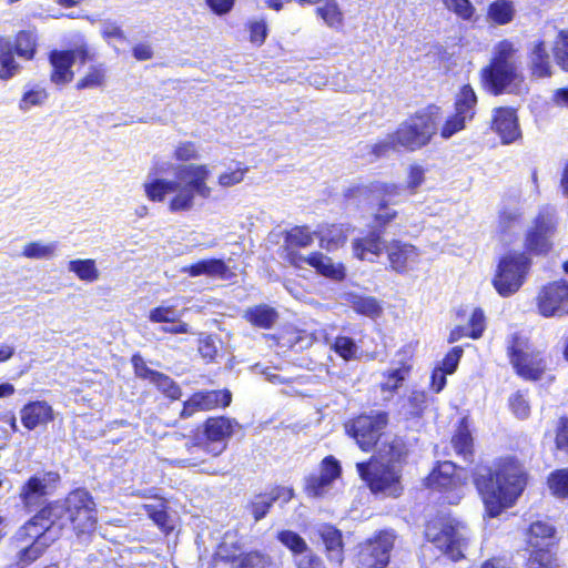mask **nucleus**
I'll return each mask as SVG.
<instances>
[{
	"mask_svg": "<svg viewBox=\"0 0 568 568\" xmlns=\"http://www.w3.org/2000/svg\"><path fill=\"white\" fill-rule=\"evenodd\" d=\"M211 170L206 164L180 165L178 180L148 179L143 183L145 196L152 202H163L169 193H174L169 202L172 213L189 212L195 205V197L210 199L213 189L207 184Z\"/></svg>",
	"mask_w": 568,
	"mask_h": 568,
	"instance_id": "nucleus-1",
	"label": "nucleus"
},
{
	"mask_svg": "<svg viewBox=\"0 0 568 568\" xmlns=\"http://www.w3.org/2000/svg\"><path fill=\"white\" fill-rule=\"evenodd\" d=\"M475 485L488 516L497 517L513 507L521 496L527 485V474L519 462L505 458L491 467L479 469L475 476Z\"/></svg>",
	"mask_w": 568,
	"mask_h": 568,
	"instance_id": "nucleus-2",
	"label": "nucleus"
},
{
	"mask_svg": "<svg viewBox=\"0 0 568 568\" xmlns=\"http://www.w3.org/2000/svg\"><path fill=\"white\" fill-rule=\"evenodd\" d=\"M71 523L78 536L89 535L95 529L97 510L91 495L84 489L71 491L63 501H55L41 509L27 524L22 532L40 525L58 532Z\"/></svg>",
	"mask_w": 568,
	"mask_h": 568,
	"instance_id": "nucleus-3",
	"label": "nucleus"
},
{
	"mask_svg": "<svg viewBox=\"0 0 568 568\" xmlns=\"http://www.w3.org/2000/svg\"><path fill=\"white\" fill-rule=\"evenodd\" d=\"M402 439L384 440L377 456L367 463H357L356 468L361 478L367 483L374 494L387 497H398L403 491L400 460L405 456Z\"/></svg>",
	"mask_w": 568,
	"mask_h": 568,
	"instance_id": "nucleus-4",
	"label": "nucleus"
},
{
	"mask_svg": "<svg viewBox=\"0 0 568 568\" xmlns=\"http://www.w3.org/2000/svg\"><path fill=\"white\" fill-rule=\"evenodd\" d=\"M514 43L503 40L494 47L490 64L481 70L484 88L493 94L515 92L523 82Z\"/></svg>",
	"mask_w": 568,
	"mask_h": 568,
	"instance_id": "nucleus-5",
	"label": "nucleus"
},
{
	"mask_svg": "<svg viewBox=\"0 0 568 568\" xmlns=\"http://www.w3.org/2000/svg\"><path fill=\"white\" fill-rule=\"evenodd\" d=\"M425 536L450 559L464 557V548L468 539L465 525L450 517H438L426 525Z\"/></svg>",
	"mask_w": 568,
	"mask_h": 568,
	"instance_id": "nucleus-6",
	"label": "nucleus"
},
{
	"mask_svg": "<svg viewBox=\"0 0 568 568\" xmlns=\"http://www.w3.org/2000/svg\"><path fill=\"white\" fill-rule=\"evenodd\" d=\"M530 268V258L525 253L510 252L500 258L493 285L498 294L508 297L524 284Z\"/></svg>",
	"mask_w": 568,
	"mask_h": 568,
	"instance_id": "nucleus-7",
	"label": "nucleus"
},
{
	"mask_svg": "<svg viewBox=\"0 0 568 568\" xmlns=\"http://www.w3.org/2000/svg\"><path fill=\"white\" fill-rule=\"evenodd\" d=\"M508 355L517 374L525 379L537 381L546 369V361L541 353L531 348L528 341L513 334L508 341Z\"/></svg>",
	"mask_w": 568,
	"mask_h": 568,
	"instance_id": "nucleus-8",
	"label": "nucleus"
},
{
	"mask_svg": "<svg viewBox=\"0 0 568 568\" xmlns=\"http://www.w3.org/2000/svg\"><path fill=\"white\" fill-rule=\"evenodd\" d=\"M437 129L436 119L430 111L416 113L403 122L394 132L397 146L415 151L428 144Z\"/></svg>",
	"mask_w": 568,
	"mask_h": 568,
	"instance_id": "nucleus-9",
	"label": "nucleus"
},
{
	"mask_svg": "<svg viewBox=\"0 0 568 568\" xmlns=\"http://www.w3.org/2000/svg\"><path fill=\"white\" fill-rule=\"evenodd\" d=\"M557 224V216L552 209L540 210L526 233V250L535 255L548 254L552 250Z\"/></svg>",
	"mask_w": 568,
	"mask_h": 568,
	"instance_id": "nucleus-10",
	"label": "nucleus"
},
{
	"mask_svg": "<svg viewBox=\"0 0 568 568\" xmlns=\"http://www.w3.org/2000/svg\"><path fill=\"white\" fill-rule=\"evenodd\" d=\"M394 542L395 535L385 530L361 544L356 556L357 568H385L389 562Z\"/></svg>",
	"mask_w": 568,
	"mask_h": 568,
	"instance_id": "nucleus-11",
	"label": "nucleus"
},
{
	"mask_svg": "<svg viewBox=\"0 0 568 568\" xmlns=\"http://www.w3.org/2000/svg\"><path fill=\"white\" fill-rule=\"evenodd\" d=\"M387 422V414L377 412L372 415L358 416L347 424L346 428L348 434L356 439L361 449L368 452L376 445Z\"/></svg>",
	"mask_w": 568,
	"mask_h": 568,
	"instance_id": "nucleus-12",
	"label": "nucleus"
},
{
	"mask_svg": "<svg viewBox=\"0 0 568 568\" xmlns=\"http://www.w3.org/2000/svg\"><path fill=\"white\" fill-rule=\"evenodd\" d=\"M476 103L477 97L473 88L469 84L464 85L456 95L455 113L447 118L440 130L442 138L449 139L462 131L466 122L473 120Z\"/></svg>",
	"mask_w": 568,
	"mask_h": 568,
	"instance_id": "nucleus-13",
	"label": "nucleus"
},
{
	"mask_svg": "<svg viewBox=\"0 0 568 568\" xmlns=\"http://www.w3.org/2000/svg\"><path fill=\"white\" fill-rule=\"evenodd\" d=\"M537 308L544 317L568 315V282L555 281L545 285L538 293Z\"/></svg>",
	"mask_w": 568,
	"mask_h": 568,
	"instance_id": "nucleus-14",
	"label": "nucleus"
},
{
	"mask_svg": "<svg viewBox=\"0 0 568 568\" xmlns=\"http://www.w3.org/2000/svg\"><path fill=\"white\" fill-rule=\"evenodd\" d=\"M165 442L168 448L176 454L169 459L171 464L181 467H196L204 462V446L193 438L180 433H172L166 435Z\"/></svg>",
	"mask_w": 568,
	"mask_h": 568,
	"instance_id": "nucleus-15",
	"label": "nucleus"
},
{
	"mask_svg": "<svg viewBox=\"0 0 568 568\" xmlns=\"http://www.w3.org/2000/svg\"><path fill=\"white\" fill-rule=\"evenodd\" d=\"M216 556L230 562L231 568H262L263 557L257 552H244L235 536L226 534L220 544Z\"/></svg>",
	"mask_w": 568,
	"mask_h": 568,
	"instance_id": "nucleus-16",
	"label": "nucleus"
},
{
	"mask_svg": "<svg viewBox=\"0 0 568 568\" xmlns=\"http://www.w3.org/2000/svg\"><path fill=\"white\" fill-rule=\"evenodd\" d=\"M24 528L26 525L17 532L18 540L26 541L28 538H34V541L19 552V561L22 566L30 565L37 560L59 534L54 528L47 530L45 527L42 528L40 525L27 530V532H22Z\"/></svg>",
	"mask_w": 568,
	"mask_h": 568,
	"instance_id": "nucleus-17",
	"label": "nucleus"
},
{
	"mask_svg": "<svg viewBox=\"0 0 568 568\" xmlns=\"http://www.w3.org/2000/svg\"><path fill=\"white\" fill-rule=\"evenodd\" d=\"M339 474V463L332 456L325 457L322 462L321 470L316 474H311L305 479V493L310 497L325 496Z\"/></svg>",
	"mask_w": 568,
	"mask_h": 568,
	"instance_id": "nucleus-18",
	"label": "nucleus"
},
{
	"mask_svg": "<svg viewBox=\"0 0 568 568\" xmlns=\"http://www.w3.org/2000/svg\"><path fill=\"white\" fill-rule=\"evenodd\" d=\"M60 476L54 471L39 473L29 478L20 490V498L27 507L37 506L42 497L50 494Z\"/></svg>",
	"mask_w": 568,
	"mask_h": 568,
	"instance_id": "nucleus-19",
	"label": "nucleus"
},
{
	"mask_svg": "<svg viewBox=\"0 0 568 568\" xmlns=\"http://www.w3.org/2000/svg\"><path fill=\"white\" fill-rule=\"evenodd\" d=\"M232 400L230 390H207L193 394L183 405L181 417L187 418L199 410L226 407Z\"/></svg>",
	"mask_w": 568,
	"mask_h": 568,
	"instance_id": "nucleus-20",
	"label": "nucleus"
},
{
	"mask_svg": "<svg viewBox=\"0 0 568 568\" xmlns=\"http://www.w3.org/2000/svg\"><path fill=\"white\" fill-rule=\"evenodd\" d=\"M386 252L392 270L397 273L413 271L420 262L422 254L417 247L397 240L386 246Z\"/></svg>",
	"mask_w": 568,
	"mask_h": 568,
	"instance_id": "nucleus-21",
	"label": "nucleus"
},
{
	"mask_svg": "<svg viewBox=\"0 0 568 568\" xmlns=\"http://www.w3.org/2000/svg\"><path fill=\"white\" fill-rule=\"evenodd\" d=\"M234 423L225 417L209 418L205 423V436L209 440L203 445L205 454L219 456L225 448L224 440L233 433Z\"/></svg>",
	"mask_w": 568,
	"mask_h": 568,
	"instance_id": "nucleus-22",
	"label": "nucleus"
},
{
	"mask_svg": "<svg viewBox=\"0 0 568 568\" xmlns=\"http://www.w3.org/2000/svg\"><path fill=\"white\" fill-rule=\"evenodd\" d=\"M142 549L123 548L110 551L105 559V568H165L163 562H144Z\"/></svg>",
	"mask_w": 568,
	"mask_h": 568,
	"instance_id": "nucleus-23",
	"label": "nucleus"
},
{
	"mask_svg": "<svg viewBox=\"0 0 568 568\" xmlns=\"http://www.w3.org/2000/svg\"><path fill=\"white\" fill-rule=\"evenodd\" d=\"M493 130L500 136L504 144L515 142L520 136L515 110L510 108L496 109L493 118Z\"/></svg>",
	"mask_w": 568,
	"mask_h": 568,
	"instance_id": "nucleus-24",
	"label": "nucleus"
},
{
	"mask_svg": "<svg viewBox=\"0 0 568 568\" xmlns=\"http://www.w3.org/2000/svg\"><path fill=\"white\" fill-rule=\"evenodd\" d=\"M386 246L381 230L373 229L365 236L357 237L352 243L354 255L369 262H375Z\"/></svg>",
	"mask_w": 568,
	"mask_h": 568,
	"instance_id": "nucleus-25",
	"label": "nucleus"
},
{
	"mask_svg": "<svg viewBox=\"0 0 568 568\" xmlns=\"http://www.w3.org/2000/svg\"><path fill=\"white\" fill-rule=\"evenodd\" d=\"M291 261L296 266H301V263H307L313 266L320 274L334 281H341L345 277V268L343 264L335 263L331 257L322 253H312L307 257L292 256Z\"/></svg>",
	"mask_w": 568,
	"mask_h": 568,
	"instance_id": "nucleus-26",
	"label": "nucleus"
},
{
	"mask_svg": "<svg viewBox=\"0 0 568 568\" xmlns=\"http://www.w3.org/2000/svg\"><path fill=\"white\" fill-rule=\"evenodd\" d=\"M20 416L22 425L32 430L53 420L54 412L47 402L37 400L26 404L20 410Z\"/></svg>",
	"mask_w": 568,
	"mask_h": 568,
	"instance_id": "nucleus-27",
	"label": "nucleus"
},
{
	"mask_svg": "<svg viewBox=\"0 0 568 568\" xmlns=\"http://www.w3.org/2000/svg\"><path fill=\"white\" fill-rule=\"evenodd\" d=\"M181 272L189 274L191 277L204 275L222 281L227 280L232 274L226 263L220 258L200 260L192 265L182 267Z\"/></svg>",
	"mask_w": 568,
	"mask_h": 568,
	"instance_id": "nucleus-28",
	"label": "nucleus"
},
{
	"mask_svg": "<svg viewBox=\"0 0 568 568\" xmlns=\"http://www.w3.org/2000/svg\"><path fill=\"white\" fill-rule=\"evenodd\" d=\"M293 498V489L288 487H275L267 494L257 495L251 503L252 514L255 520L262 519L275 501L288 503Z\"/></svg>",
	"mask_w": 568,
	"mask_h": 568,
	"instance_id": "nucleus-29",
	"label": "nucleus"
},
{
	"mask_svg": "<svg viewBox=\"0 0 568 568\" xmlns=\"http://www.w3.org/2000/svg\"><path fill=\"white\" fill-rule=\"evenodd\" d=\"M75 61V53L68 51H53L50 54L52 65L51 80L55 84H65L73 79L71 67Z\"/></svg>",
	"mask_w": 568,
	"mask_h": 568,
	"instance_id": "nucleus-30",
	"label": "nucleus"
},
{
	"mask_svg": "<svg viewBox=\"0 0 568 568\" xmlns=\"http://www.w3.org/2000/svg\"><path fill=\"white\" fill-rule=\"evenodd\" d=\"M410 372V367L405 363H398L395 367L385 371L382 376L379 387L384 399L389 400L402 387Z\"/></svg>",
	"mask_w": 568,
	"mask_h": 568,
	"instance_id": "nucleus-31",
	"label": "nucleus"
},
{
	"mask_svg": "<svg viewBox=\"0 0 568 568\" xmlns=\"http://www.w3.org/2000/svg\"><path fill=\"white\" fill-rule=\"evenodd\" d=\"M344 304L352 307L356 313L376 318L378 317L383 308L378 301L372 296H363L354 292H346L341 296Z\"/></svg>",
	"mask_w": 568,
	"mask_h": 568,
	"instance_id": "nucleus-32",
	"label": "nucleus"
},
{
	"mask_svg": "<svg viewBox=\"0 0 568 568\" xmlns=\"http://www.w3.org/2000/svg\"><path fill=\"white\" fill-rule=\"evenodd\" d=\"M456 466L452 462H443L428 476V486L437 489L456 488L459 479L456 477Z\"/></svg>",
	"mask_w": 568,
	"mask_h": 568,
	"instance_id": "nucleus-33",
	"label": "nucleus"
},
{
	"mask_svg": "<svg viewBox=\"0 0 568 568\" xmlns=\"http://www.w3.org/2000/svg\"><path fill=\"white\" fill-rule=\"evenodd\" d=\"M556 529L546 521H535L530 525L527 534V542L530 547L538 549L541 552L545 547H548L555 541Z\"/></svg>",
	"mask_w": 568,
	"mask_h": 568,
	"instance_id": "nucleus-34",
	"label": "nucleus"
},
{
	"mask_svg": "<svg viewBox=\"0 0 568 568\" xmlns=\"http://www.w3.org/2000/svg\"><path fill=\"white\" fill-rule=\"evenodd\" d=\"M320 536L325 545L328 559L337 565L343 562V542L339 530L333 526L325 525L318 530Z\"/></svg>",
	"mask_w": 568,
	"mask_h": 568,
	"instance_id": "nucleus-35",
	"label": "nucleus"
},
{
	"mask_svg": "<svg viewBox=\"0 0 568 568\" xmlns=\"http://www.w3.org/2000/svg\"><path fill=\"white\" fill-rule=\"evenodd\" d=\"M135 368L139 375L149 378L163 394L172 399H178L181 396L180 387L169 376L149 369L146 367L140 368L135 363Z\"/></svg>",
	"mask_w": 568,
	"mask_h": 568,
	"instance_id": "nucleus-36",
	"label": "nucleus"
},
{
	"mask_svg": "<svg viewBox=\"0 0 568 568\" xmlns=\"http://www.w3.org/2000/svg\"><path fill=\"white\" fill-rule=\"evenodd\" d=\"M20 65L12 54V43L9 39L0 37V79L9 80L18 74Z\"/></svg>",
	"mask_w": 568,
	"mask_h": 568,
	"instance_id": "nucleus-37",
	"label": "nucleus"
},
{
	"mask_svg": "<svg viewBox=\"0 0 568 568\" xmlns=\"http://www.w3.org/2000/svg\"><path fill=\"white\" fill-rule=\"evenodd\" d=\"M277 312L268 305H257L248 308L245 318L254 326L261 328H271L277 321Z\"/></svg>",
	"mask_w": 568,
	"mask_h": 568,
	"instance_id": "nucleus-38",
	"label": "nucleus"
},
{
	"mask_svg": "<svg viewBox=\"0 0 568 568\" xmlns=\"http://www.w3.org/2000/svg\"><path fill=\"white\" fill-rule=\"evenodd\" d=\"M68 271L74 273L80 281L93 283L100 278V271L92 258H78L68 263Z\"/></svg>",
	"mask_w": 568,
	"mask_h": 568,
	"instance_id": "nucleus-39",
	"label": "nucleus"
},
{
	"mask_svg": "<svg viewBox=\"0 0 568 568\" xmlns=\"http://www.w3.org/2000/svg\"><path fill=\"white\" fill-rule=\"evenodd\" d=\"M530 69L535 77L550 75V59L542 41L537 42L530 53Z\"/></svg>",
	"mask_w": 568,
	"mask_h": 568,
	"instance_id": "nucleus-40",
	"label": "nucleus"
},
{
	"mask_svg": "<svg viewBox=\"0 0 568 568\" xmlns=\"http://www.w3.org/2000/svg\"><path fill=\"white\" fill-rule=\"evenodd\" d=\"M315 234H318L321 246L327 251L337 248L347 240V233L343 225H328Z\"/></svg>",
	"mask_w": 568,
	"mask_h": 568,
	"instance_id": "nucleus-41",
	"label": "nucleus"
},
{
	"mask_svg": "<svg viewBox=\"0 0 568 568\" xmlns=\"http://www.w3.org/2000/svg\"><path fill=\"white\" fill-rule=\"evenodd\" d=\"M57 250L55 242L32 241L22 247L21 255L31 260H49L57 255Z\"/></svg>",
	"mask_w": 568,
	"mask_h": 568,
	"instance_id": "nucleus-42",
	"label": "nucleus"
},
{
	"mask_svg": "<svg viewBox=\"0 0 568 568\" xmlns=\"http://www.w3.org/2000/svg\"><path fill=\"white\" fill-rule=\"evenodd\" d=\"M427 396L425 392L413 390L400 406V414L406 418L420 417L426 408Z\"/></svg>",
	"mask_w": 568,
	"mask_h": 568,
	"instance_id": "nucleus-43",
	"label": "nucleus"
},
{
	"mask_svg": "<svg viewBox=\"0 0 568 568\" xmlns=\"http://www.w3.org/2000/svg\"><path fill=\"white\" fill-rule=\"evenodd\" d=\"M316 12L327 27L332 29L342 28L344 17L336 0H324L323 4L316 9Z\"/></svg>",
	"mask_w": 568,
	"mask_h": 568,
	"instance_id": "nucleus-44",
	"label": "nucleus"
},
{
	"mask_svg": "<svg viewBox=\"0 0 568 568\" xmlns=\"http://www.w3.org/2000/svg\"><path fill=\"white\" fill-rule=\"evenodd\" d=\"M105 68L103 64L90 65L87 73L77 82L78 90L97 89L104 85Z\"/></svg>",
	"mask_w": 568,
	"mask_h": 568,
	"instance_id": "nucleus-45",
	"label": "nucleus"
},
{
	"mask_svg": "<svg viewBox=\"0 0 568 568\" xmlns=\"http://www.w3.org/2000/svg\"><path fill=\"white\" fill-rule=\"evenodd\" d=\"M453 447L458 455L467 459L473 454V438L470 432L463 420L452 439Z\"/></svg>",
	"mask_w": 568,
	"mask_h": 568,
	"instance_id": "nucleus-46",
	"label": "nucleus"
},
{
	"mask_svg": "<svg viewBox=\"0 0 568 568\" xmlns=\"http://www.w3.org/2000/svg\"><path fill=\"white\" fill-rule=\"evenodd\" d=\"M515 9L511 1L497 0L489 6L488 17L497 24H506L514 18Z\"/></svg>",
	"mask_w": 568,
	"mask_h": 568,
	"instance_id": "nucleus-47",
	"label": "nucleus"
},
{
	"mask_svg": "<svg viewBox=\"0 0 568 568\" xmlns=\"http://www.w3.org/2000/svg\"><path fill=\"white\" fill-rule=\"evenodd\" d=\"M37 36L34 31H20L16 38V52L19 57L31 60L34 57Z\"/></svg>",
	"mask_w": 568,
	"mask_h": 568,
	"instance_id": "nucleus-48",
	"label": "nucleus"
},
{
	"mask_svg": "<svg viewBox=\"0 0 568 568\" xmlns=\"http://www.w3.org/2000/svg\"><path fill=\"white\" fill-rule=\"evenodd\" d=\"M47 99L48 93L43 88L39 85L31 87L23 92L22 98L19 101V109L22 112H28L33 106L42 105Z\"/></svg>",
	"mask_w": 568,
	"mask_h": 568,
	"instance_id": "nucleus-49",
	"label": "nucleus"
},
{
	"mask_svg": "<svg viewBox=\"0 0 568 568\" xmlns=\"http://www.w3.org/2000/svg\"><path fill=\"white\" fill-rule=\"evenodd\" d=\"M548 487L552 495L568 498V469H559L548 477Z\"/></svg>",
	"mask_w": 568,
	"mask_h": 568,
	"instance_id": "nucleus-50",
	"label": "nucleus"
},
{
	"mask_svg": "<svg viewBox=\"0 0 568 568\" xmlns=\"http://www.w3.org/2000/svg\"><path fill=\"white\" fill-rule=\"evenodd\" d=\"M333 348L345 361H353L358 357L359 347L351 337L337 336Z\"/></svg>",
	"mask_w": 568,
	"mask_h": 568,
	"instance_id": "nucleus-51",
	"label": "nucleus"
},
{
	"mask_svg": "<svg viewBox=\"0 0 568 568\" xmlns=\"http://www.w3.org/2000/svg\"><path fill=\"white\" fill-rule=\"evenodd\" d=\"M314 234L306 226L292 229L286 235L288 247H306L313 243Z\"/></svg>",
	"mask_w": 568,
	"mask_h": 568,
	"instance_id": "nucleus-52",
	"label": "nucleus"
},
{
	"mask_svg": "<svg viewBox=\"0 0 568 568\" xmlns=\"http://www.w3.org/2000/svg\"><path fill=\"white\" fill-rule=\"evenodd\" d=\"M444 7L463 20H470L475 8L469 0H440Z\"/></svg>",
	"mask_w": 568,
	"mask_h": 568,
	"instance_id": "nucleus-53",
	"label": "nucleus"
},
{
	"mask_svg": "<svg viewBox=\"0 0 568 568\" xmlns=\"http://www.w3.org/2000/svg\"><path fill=\"white\" fill-rule=\"evenodd\" d=\"M248 171L247 166L237 165L235 169L221 173L217 183L221 187H231L240 184Z\"/></svg>",
	"mask_w": 568,
	"mask_h": 568,
	"instance_id": "nucleus-54",
	"label": "nucleus"
},
{
	"mask_svg": "<svg viewBox=\"0 0 568 568\" xmlns=\"http://www.w3.org/2000/svg\"><path fill=\"white\" fill-rule=\"evenodd\" d=\"M278 540L295 554H302L306 550V542L294 531L284 530L278 534Z\"/></svg>",
	"mask_w": 568,
	"mask_h": 568,
	"instance_id": "nucleus-55",
	"label": "nucleus"
},
{
	"mask_svg": "<svg viewBox=\"0 0 568 568\" xmlns=\"http://www.w3.org/2000/svg\"><path fill=\"white\" fill-rule=\"evenodd\" d=\"M554 54L557 63L568 71V30L559 33L554 48Z\"/></svg>",
	"mask_w": 568,
	"mask_h": 568,
	"instance_id": "nucleus-56",
	"label": "nucleus"
},
{
	"mask_svg": "<svg viewBox=\"0 0 568 568\" xmlns=\"http://www.w3.org/2000/svg\"><path fill=\"white\" fill-rule=\"evenodd\" d=\"M178 318L174 306L160 305L150 311L149 320L152 323H174Z\"/></svg>",
	"mask_w": 568,
	"mask_h": 568,
	"instance_id": "nucleus-57",
	"label": "nucleus"
},
{
	"mask_svg": "<svg viewBox=\"0 0 568 568\" xmlns=\"http://www.w3.org/2000/svg\"><path fill=\"white\" fill-rule=\"evenodd\" d=\"M397 216V212L388 207L385 203L379 205L377 213L374 216L373 230H381L383 233L385 227Z\"/></svg>",
	"mask_w": 568,
	"mask_h": 568,
	"instance_id": "nucleus-58",
	"label": "nucleus"
},
{
	"mask_svg": "<svg viewBox=\"0 0 568 568\" xmlns=\"http://www.w3.org/2000/svg\"><path fill=\"white\" fill-rule=\"evenodd\" d=\"M174 159L181 162L197 160L199 150L195 143L190 141L180 142L174 150Z\"/></svg>",
	"mask_w": 568,
	"mask_h": 568,
	"instance_id": "nucleus-59",
	"label": "nucleus"
},
{
	"mask_svg": "<svg viewBox=\"0 0 568 568\" xmlns=\"http://www.w3.org/2000/svg\"><path fill=\"white\" fill-rule=\"evenodd\" d=\"M509 407L511 412L520 419H525L529 416L530 406L524 394L519 392L509 398Z\"/></svg>",
	"mask_w": 568,
	"mask_h": 568,
	"instance_id": "nucleus-60",
	"label": "nucleus"
},
{
	"mask_svg": "<svg viewBox=\"0 0 568 568\" xmlns=\"http://www.w3.org/2000/svg\"><path fill=\"white\" fill-rule=\"evenodd\" d=\"M469 336L471 338H479L485 329V315L484 312L479 308L474 310L469 324Z\"/></svg>",
	"mask_w": 568,
	"mask_h": 568,
	"instance_id": "nucleus-61",
	"label": "nucleus"
},
{
	"mask_svg": "<svg viewBox=\"0 0 568 568\" xmlns=\"http://www.w3.org/2000/svg\"><path fill=\"white\" fill-rule=\"evenodd\" d=\"M267 36V27L264 21H254L250 24V40L256 45H262Z\"/></svg>",
	"mask_w": 568,
	"mask_h": 568,
	"instance_id": "nucleus-62",
	"label": "nucleus"
},
{
	"mask_svg": "<svg viewBox=\"0 0 568 568\" xmlns=\"http://www.w3.org/2000/svg\"><path fill=\"white\" fill-rule=\"evenodd\" d=\"M425 181V170L419 165H412L407 176V187L415 192Z\"/></svg>",
	"mask_w": 568,
	"mask_h": 568,
	"instance_id": "nucleus-63",
	"label": "nucleus"
},
{
	"mask_svg": "<svg viewBox=\"0 0 568 568\" xmlns=\"http://www.w3.org/2000/svg\"><path fill=\"white\" fill-rule=\"evenodd\" d=\"M463 355V348L459 346L454 347L443 359V371L452 374L456 371L459 359Z\"/></svg>",
	"mask_w": 568,
	"mask_h": 568,
	"instance_id": "nucleus-64",
	"label": "nucleus"
}]
</instances>
